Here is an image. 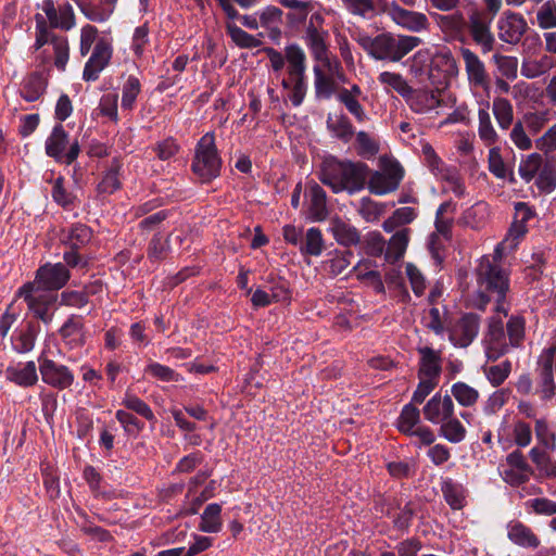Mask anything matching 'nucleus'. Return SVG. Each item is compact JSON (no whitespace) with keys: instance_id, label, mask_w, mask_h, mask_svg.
<instances>
[{"instance_id":"nucleus-47","label":"nucleus","mask_w":556,"mask_h":556,"mask_svg":"<svg viewBox=\"0 0 556 556\" xmlns=\"http://www.w3.org/2000/svg\"><path fill=\"white\" fill-rule=\"evenodd\" d=\"M324 248L325 242L321 231L316 227L307 229L304 242L300 247L302 254L319 256L323 253Z\"/></svg>"},{"instance_id":"nucleus-51","label":"nucleus","mask_w":556,"mask_h":556,"mask_svg":"<svg viewBox=\"0 0 556 556\" xmlns=\"http://www.w3.org/2000/svg\"><path fill=\"white\" fill-rule=\"evenodd\" d=\"M121 165L114 161L111 168L104 174L101 181L98 184L97 190L99 194H112L121 188V180L118 178Z\"/></svg>"},{"instance_id":"nucleus-49","label":"nucleus","mask_w":556,"mask_h":556,"mask_svg":"<svg viewBox=\"0 0 556 556\" xmlns=\"http://www.w3.org/2000/svg\"><path fill=\"white\" fill-rule=\"evenodd\" d=\"M226 30L231 40L240 48L251 49L257 48L262 45V41L258 38L247 33L233 23H227Z\"/></svg>"},{"instance_id":"nucleus-37","label":"nucleus","mask_w":556,"mask_h":556,"mask_svg":"<svg viewBox=\"0 0 556 556\" xmlns=\"http://www.w3.org/2000/svg\"><path fill=\"white\" fill-rule=\"evenodd\" d=\"M441 491L452 509H462L465 506L466 495L462 484L454 482L452 479H445L441 484Z\"/></svg>"},{"instance_id":"nucleus-41","label":"nucleus","mask_w":556,"mask_h":556,"mask_svg":"<svg viewBox=\"0 0 556 556\" xmlns=\"http://www.w3.org/2000/svg\"><path fill=\"white\" fill-rule=\"evenodd\" d=\"M332 235L338 243L350 247L357 244L361 240L357 229L343 220L336 219L332 223Z\"/></svg>"},{"instance_id":"nucleus-22","label":"nucleus","mask_w":556,"mask_h":556,"mask_svg":"<svg viewBox=\"0 0 556 556\" xmlns=\"http://www.w3.org/2000/svg\"><path fill=\"white\" fill-rule=\"evenodd\" d=\"M441 89H413L405 97L410 110L418 114H429L440 108L443 103L441 99Z\"/></svg>"},{"instance_id":"nucleus-26","label":"nucleus","mask_w":556,"mask_h":556,"mask_svg":"<svg viewBox=\"0 0 556 556\" xmlns=\"http://www.w3.org/2000/svg\"><path fill=\"white\" fill-rule=\"evenodd\" d=\"M417 352L420 355L419 377L438 381L442 370L441 352L429 346H420Z\"/></svg>"},{"instance_id":"nucleus-12","label":"nucleus","mask_w":556,"mask_h":556,"mask_svg":"<svg viewBox=\"0 0 556 556\" xmlns=\"http://www.w3.org/2000/svg\"><path fill=\"white\" fill-rule=\"evenodd\" d=\"M17 295L25 300L29 311L36 318H39L45 324H49L52 320L53 314L49 313V308L56 301L55 294L35 291V285L28 282L18 290Z\"/></svg>"},{"instance_id":"nucleus-5","label":"nucleus","mask_w":556,"mask_h":556,"mask_svg":"<svg viewBox=\"0 0 556 556\" xmlns=\"http://www.w3.org/2000/svg\"><path fill=\"white\" fill-rule=\"evenodd\" d=\"M220 164L214 132H206L197 144L192 170L201 181L208 182L219 175Z\"/></svg>"},{"instance_id":"nucleus-35","label":"nucleus","mask_w":556,"mask_h":556,"mask_svg":"<svg viewBox=\"0 0 556 556\" xmlns=\"http://www.w3.org/2000/svg\"><path fill=\"white\" fill-rule=\"evenodd\" d=\"M492 113L502 130H507L514 124V108L510 101L495 97L492 102Z\"/></svg>"},{"instance_id":"nucleus-54","label":"nucleus","mask_w":556,"mask_h":556,"mask_svg":"<svg viewBox=\"0 0 556 556\" xmlns=\"http://www.w3.org/2000/svg\"><path fill=\"white\" fill-rule=\"evenodd\" d=\"M384 208V204L365 197L359 201L357 212L367 223H374L383 215Z\"/></svg>"},{"instance_id":"nucleus-1","label":"nucleus","mask_w":556,"mask_h":556,"mask_svg":"<svg viewBox=\"0 0 556 556\" xmlns=\"http://www.w3.org/2000/svg\"><path fill=\"white\" fill-rule=\"evenodd\" d=\"M503 257V245H496L492 255H484L480 258L476 268V276L482 303L486 304L490 296H494L496 301L495 312L507 316L508 308L504 305V301L509 283L508 276L501 266Z\"/></svg>"},{"instance_id":"nucleus-55","label":"nucleus","mask_w":556,"mask_h":556,"mask_svg":"<svg viewBox=\"0 0 556 556\" xmlns=\"http://www.w3.org/2000/svg\"><path fill=\"white\" fill-rule=\"evenodd\" d=\"M443 192H452L457 198H463L466 193V187L463 178L456 170L446 169L442 174Z\"/></svg>"},{"instance_id":"nucleus-24","label":"nucleus","mask_w":556,"mask_h":556,"mask_svg":"<svg viewBox=\"0 0 556 556\" xmlns=\"http://www.w3.org/2000/svg\"><path fill=\"white\" fill-rule=\"evenodd\" d=\"M305 197L308 204V216L314 222L325 220L329 214L326 191L315 181L307 182Z\"/></svg>"},{"instance_id":"nucleus-57","label":"nucleus","mask_w":556,"mask_h":556,"mask_svg":"<svg viewBox=\"0 0 556 556\" xmlns=\"http://www.w3.org/2000/svg\"><path fill=\"white\" fill-rule=\"evenodd\" d=\"M543 165V160L541 154L532 153L526 157V160L521 161L519 165V175L520 177L530 182L538 174L540 168Z\"/></svg>"},{"instance_id":"nucleus-44","label":"nucleus","mask_w":556,"mask_h":556,"mask_svg":"<svg viewBox=\"0 0 556 556\" xmlns=\"http://www.w3.org/2000/svg\"><path fill=\"white\" fill-rule=\"evenodd\" d=\"M440 435L451 443L462 442L467 434L465 426L455 414L440 425Z\"/></svg>"},{"instance_id":"nucleus-6","label":"nucleus","mask_w":556,"mask_h":556,"mask_svg":"<svg viewBox=\"0 0 556 556\" xmlns=\"http://www.w3.org/2000/svg\"><path fill=\"white\" fill-rule=\"evenodd\" d=\"M421 42L422 40L416 36H394L391 33H382L377 36L372 58L380 61L399 62Z\"/></svg>"},{"instance_id":"nucleus-46","label":"nucleus","mask_w":556,"mask_h":556,"mask_svg":"<svg viewBox=\"0 0 556 556\" xmlns=\"http://www.w3.org/2000/svg\"><path fill=\"white\" fill-rule=\"evenodd\" d=\"M451 396L454 397L459 405L471 407L478 402L480 395L475 388L458 381L451 387Z\"/></svg>"},{"instance_id":"nucleus-36","label":"nucleus","mask_w":556,"mask_h":556,"mask_svg":"<svg viewBox=\"0 0 556 556\" xmlns=\"http://www.w3.org/2000/svg\"><path fill=\"white\" fill-rule=\"evenodd\" d=\"M434 18L440 29L450 35L463 33L467 25L464 14L455 10L453 13L446 15L435 14Z\"/></svg>"},{"instance_id":"nucleus-53","label":"nucleus","mask_w":556,"mask_h":556,"mask_svg":"<svg viewBox=\"0 0 556 556\" xmlns=\"http://www.w3.org/2000/svg\"><path fill=\"white\" fill-rule=\"evenodd\" d=\"M342 7L353 16L368 18L376 11L375 0H340Z\"/></svg>"},{"instance_id":"nucleus-28","label":"nucleus","mask_w":556,"mask_h":556,"mask_svg":"<svg viewBox=\"0 0 556 556\" xmlns=\"http://www.w3.org/2000/svg\"><path fill=\"white\" fill-rule=\"evenodd\" d=\"M60 334L71 349L84 345L86 341L83 317L72 315L60 329Z\"/></svg>"},{"instance_id":"nucleus-30","label":"nucleus","mask_w":556,"mask_h":556,"mask_svg":"<svg viewBox=\"0 0 556 556\" xmlns=\"http://www.w3.org/2000/svg\"><path fill=\"white\" fill-rule=\"evenodd\" d=\"M326 123L332 137L343 143L350 142L355 135V130L350 118L343 113L329 114Z\"/></svg>"},{"instance_id":"nucleus-64","label":"nucleus","mask_w":556,"mask_h":556,"mask_svg":"<svg viewBox=\"0 0 556 556\" xmlns=\"http://www.w3.org/2000/svg\"><path fill=\"white\" fill-rule=\"evenodd\" d=\"M536 186L543 191H552L556 186V166L549 162L539 170Z\"/></svg>"},{"instance_id":"nucleus-3","label":"nucleus","mask_w":556,"mask_h":556,"mask_svg":"<svg viewBox=\"0 0 556 556\" xmlns=\"http://www.w3.org/2000/svg\"><path fill=\"white\" fill-rule=\"evenodd\" d=\"M526 339V320L522 316L511 315L504 329L503 319L491 316L483 338L484 353L488 361L495 362L509 353L511 349L522 346Z\"/></svg>"},{"instance_id":"nucleus-32","label":"nucleus","mask_w":556,"mask_h":556,"mask_svg":"<svg viewBox=\"0 0 556 556\" xmlns=\"http://www.w3.org/2000/svg\"><path fill=\"white\" fill-rule=\"evenodd\" d=\"M92 238L91 229L83 224H75L63 231L61 241L72 250H79L87 245Z\"/></svg>"},{"instance_id":"nucleus-21","label":"nucleus","mask_w":556,"mask_h":556,"mask_svg":"<svg viewBox=\"0 0 556 556\" xmlns=\"http://www.w3.org/2000/svg\"><path fill=\"white\" fill-rule=\"evenodd\" d=\"M426 420L433 425H441L455 414V405L450 394L435 393L422 408Z\"/></svg>"},{"instance_id":"nucleus-43","label":"nucleus","mask_w":556,"mask_h":556,"mask_svg":"<svg viewBox=\"0 0 556 556\" xmlns=\"http://www.w3.org/2000/svg\"><path fill=\"white\" fill-rule=\"evenodd\" d=\"M408 229L404 228L391 237L386 251V258L389 262H396L404 255L408 243Z\"/></svg>"},{"instance_id":"nucleus-45","label":"nucleus","mask_w":556,"mask_h":556,"mask_svg":"<svg viewBox=\"0 0 556 556\" xmlns=\"http://www.w3.org/2000/svg\"><path fill=\"white\" fill-rule=\"evenodd\" d=\"M314 87L316 97L319 99H329L334 92V79L326 74L321 67L314 66Z\"/></svg>"},{"instance_id":"nucleus-4","label":"nucleus","mask_w":556,"mask_h":556,"mask_svg":"<svg viewBox=\"0 0 556 556\" xmlns=\"http://www.w3.org/2000/svg\"><path fill=\"white\" fill-rule=\"evenodd\" d=\"M329 37L325 28V17L320 12L311 14L305 24L303 40L308 48L313 59L320 62L330 74H337L341 68L340 62L332 56L327 43Z\"/></svg>"},{"instance_id":"nucleus-59","label":"nucleus","mask_w":556,"mask_h":556,"mask_svg":"<svg viewBox=\"0 0 556 556\" xmlns=\"http://www.w3.org/2000/svg\"><path fill=\"white\" fill-rule=\"evenodd\" d=\"M122 404L127 409L137 413L149 421H153L155 419V416L150 406L144 401L130 392H126Z\"/></svg>"},{"instance_id":"nucleus-33","label":"nucleus","mask_w":556,"mask_h":556,"mask_svg":"<svg viewBox=\"0 0 556 556\" xmlns=\"http://www.w3.org/2000/svg\"><path fill=\"white\" fill-rule=\"evenodd\" d=\"M478 135L486 147H492L500 139L491 121L489 102L485 103L484 108H480L478 111Z\"/></svg>"},{"instance_id":"nucleus-19","label":"nucleus","mask_w":556,"mask_h":556,"mask_svg":"<svg viewBox=\"0 0 556 556\" xmlns=\"http://www.w3.org/2000/svg\"><path fill=\"white\" fill-rule=\"evenodd\" d=\"M556 345L544 349L539 356L538 368L540 374V392L544 401H549L556 394L554 381V361Z\"/></svg>"},{"instance_id":"nucleus-48","label":"nucleus","mask_w":556,"mask_h":556,"mask_svg":"<svg viewBox=\"0 0 556 556\" xmlns=\"http://www.w3.org/2000/svg\"><path fill=\"white\" fill-rule=\"evenodd\" d=\"M511 362L505 359L496 365L483 366L482 370L492 387L497 388L502 386L509 377L511 372Z\"/></svg>"},{"instance_id":"nucleus-31","label":"nucleus","mask_w":556,"mask_h":556,"mask_svg":"<svg viewBox=\"0 0 556 556\" xmlns=\"http://www.w3.org/2000/svg\"><path fill=\"white\" fill-rule=\"evenodd\" d=\"M549 452V450L533 446L529 452V456L541 477L555 479L556 460L551 456Z\"/></svg>"},{"instance_id":"nucleus-38","label":"nucleus","mask_w":556,"mask_h":556,"mask_svg":"<svg viewBox=\"0 0 556 556\" xmlns=\"http://www.w3.org/2000/svg\"><path fill=\"white\" fill-rule=\"evenodd\" d=\"M554 66V59L551 55L543 54L536 60L523 61L521 65V75L527 78H536L546 74Z\"/></svg>"},{"instance_id":"nucleus-14","label":"nucleus","mask_w":556,"mask_h":556,"mask_svg":"<svg viewBox=\"0 0 556 556\" xmlns=\"http://www.w3.org/2000/svg\"><path fill=\"white\" fill-rule=\"evenodd\" d=\"M112 55V41L105 37H101L99 40H97L91 55L85 64L83 71V79L85 81L97 80L100 73L110 64Z\"/></svg>"},{"instance_id":"nucleus-10","label":"nucleus","mask_w":556,"mask_h":556,"mask_svg":"<svg viewBox=\"0 0 556 556\" xmlns=\"http://www.w3.org/2000/svg\"><path fill=\"white\" fill-rule=\"evenodd\" d=\"M404 177L403 167L394 161L383 163L381 170L368 177L367 187L370 193L383 195L395 191Z\"/></svg>"},{"instance_id":"nucleus-11","label":"nucleus","mask_w":556,"mask_h":556,"mask_svg":"<svg viewBox=\"0 0 556 556\" xmlns=\"http://www.w3.org/2000/svg\"><path fill=\"white\" fill-rule=\"evenodd\" d=\"M458 65L448 49L438 51L431 59L428 77L431 84L443 90L450 84V80L457 76Z\"/></svg>"},{"instance_id":"nucleus-61","label":"nucleus","mask_w":556,"mask_h":556,"mask_svg":"<svg viewBox=\"0 0 556 556\" xmlns=\"http://www.w3.org/2000/svg\"><path fill=\"white\" fill-rule=\"evenodd\" d=\"M54 65L60 71H65L66 64L70 59V43L68 39L64 36H58L52 39Z\"/></svg>"},{"instance_id":"nucleus-17","label":"nucleus","mask_w":556,"mask_h":556,"mask_svg":"<svg viewBox=\"0 0 556 556\" xmlns=\"http://www.w3.org/2000/svg\"><path fill=\"white\" fill-rule=\"evenodd\" d=\"M39 371L42 381L58 390L67 389L74 382V375L67 366L47 357L39 358Z\"/></svg>"},{"instance_id":"nucleus-2","label":"nucleus","mask_w":556,"mask_h":556,"mask_svg":"<svg viewBox=\"0 0 556 556\" xmlns=\"http://www.w3.org/2000/svg\"><path fill=\"white\" fill-rule=\"evenodd\" d=\"M369 167L363 162L326 157L318 172V179L333 193L346 191L350 194L364 189Z\"/></svg>"},{"instance_id":"nucleus-25","label":"nucleus","mask_w":556,"mask_h":556,"mask_svg":"<svg viewBox=\"0 0 556 556\" xmlns=\"http://www.w3.org/2000/svg\"><path fill=\"white\" fill-rule=\"evenodd\" d=\"M80 12L91 22H106L116 8L118 0H99V3L74 0Z\"/></svg>"},{"instance_id":"nucleus-60","label":"nucleus","mask_w":556,"mask_h":556,"mask_svg":"<svg viewBox=\"0 0 556 556\" xmlns=\"http://www.w3.org/2000/svg\"><path fill=\"white\" fill-rule=\"evenodd\" d=\"M523 125L531 135L539 134L549 121L548 111L527 112L522 118Z\"/></svg>"},{"instance_id":"nucleus-13","label":"nucleus","mask_w":556,"mask_h":556,"mask_svg":"<svg viewBox=\"0 0 556 556\" xmlns=\"http://www.w3.org/2000/svg\"><path fill=\"white\" fill-rule=\"evenodd\" d=\"M492 17H489L485 12L473 10L470 12L466 27L471 36L473 42L481 47L483 53L493 50L495 38L491 31Z\"/></svg>"},{"instance_id":"nucleus-40","label":"nucleus","mask_w":556,"mask_h":556,"mask_svg":"<svg viewBox=\"0 0 556 556\" xmlns=\"http://www.w3.org/2000/svg\"><path fill=\"white\" fill-rule=\"evenodd\" d=\"M47 81L39 73L30 74L24 81L21 96L28 102L37 101L45 92Z\"/></svg>"},{"instance_id":"nucleus-52","label":"nucleus","mask_w":556,"mask_h":556,"mask_svg":"<svg viewBox=\"0 0 556 556\" xmlns=\"http://www.w3.org/2000/svg\"><path fill=\"white\" fill-rule=\"evenodd\" d=\"M416 216L415 208L409 206L400 207L393 212L392 216L383 222V229L391 232L399 226L412 223Z\"/></svg>"},{"instance_id":"nucleus-56","label":"nucleus","mask_w":556,"mask_h":556,"mask_svg":"<svg viewBox=\"0 0 556 556\" xmlns=\"http://www.w3.org/2000/svg\"><path fill=\"white\" fill-rule=\"evenodd\" d=\"M493 62L498 72L506 79L514 80L518 75V60L516 56L494 54Z\"/></svg>"},{"instance_id":"nucleus-27","label":"nucleus","mask_w":556,"mask_h":556,"mask_svg":"<svg viewBox=\"0 0 556 556\" xmlns=\"http://www.w3.org/2000/svg\"><path fill=\"white\" fill-rule=\"evenodd\" d=\"M507 536L514 544L535 549L540 545V539L533 530L519 520H511L507 525Z\"/></svg>"},{"instance_id":"nucleus-50","label":"nucleus","mask_w":556,"mask_h":556,"mask_svg":"<svg viewBox=\"0 0 556 556\" xmlns=\"http://www.w3.org/2000/svg\"><path fill=\"white\" fill-rule=\"evenodd\" d=\"M420 420V412L413 404H406L397 419V428L401 432L408 434L418 427Z\"/></svg>"},{"instance_id":"nucleus-34","label":"nucleus","mask_w":556,"mask_h":556,"mask_svg":"<svg viewBox=\"0 0 556 556\" xmlns=\"http://www.w3.org/2000/svg\"><path fill=\"white\" fill-rule=\"evenodd\" d=\"M488 217L489 205L485 202H477L463 213L459 223L471 229L478 230L486 224Z\"/></svg>"},{"instance_id":"nucleus-15","label":"nucleus","mask_w":556,"mask_h":556,"mask_svg":"<svg viewBox=\"0 0 556 556\" xmlns=\"http://www.w3.org/2000/svg\"><path fill=\"white\" fill-rule=\"evenodd\" d=\"M38 8L45 13L49 28L68 31L76 25L75 12L68 2L56 7L54 0H43Z\"/></svg>"},{"instance_id":"nucleus-39","label":"nucleus","mask_w":556,"mask_h":556,"mask_svg":"<svg viewBox=\"0 0 556 556\" xmlns=\"http://www.w3.org/2000/svg\"><path fill=\"white\" fill-rule=\"evenodd\" d=\"M534 434L539 447L549 451L556 448V432L552 430L546 418L542 417L534 420Z\"/></svg>"},{"instance_id":"nucleus-58","label":"nucleus","mask_w":556,"mask_h":556,"mask_svg":"<svg viewBox=\"0 0 556 556\" xmlns=\"http://www.w3.org/2000/svg\"><path fill=\"white\" fill-rule=\"evenodd\" d=\"M328 255L329 258L326 261V265H328L330 273L334 276L341 275L348 269L351 265V257L353 256L352 252L349 250L334 251Z\"/></svg>"},{"instance_id":"nucleus-8","label":"nucleus","mask_w":556,"mask_h":556,"mask_svg":"<svg viewBox=\"0 0 556 556\" xmlns=\"http://www.w3.org/2000/svg\"><path fill=\"white\" fill-rule=\"evenodd\" d=\"M45 150L46 154L55 162L71 165L77 160L80 146L77 139L71 141L68 132L61 124H58L47 138Z\"/></svg>"},{"instance_id":"nucleus-29","label":"nucleus","mask_w":556,"mask_h":556,"mask_svg":"<svg viewBox=\"0 0 556 556\" xmlns=\"http://www.w3.org/2000/svg\"><path fill=\"white\" fill-rule=\"evenodd\" d=\"M8 380L21 387H31L38 381L37 367L33 361L9 366L5 370Z\"/></svg>"},{"instance_id":"nucleus-9","label":"nucleus","mask_w":556,"mask_h":556,"mask_svg":"<svg viewBox=\"0 0 556 556\" xmlns=\"http://www.w3.org/2000/svg\"><path fill=\"white\" fill-rule=\"evenodd\" d=\"M381 12L384 13L396 26L407 31L426 33L430 30L431 24L425 13L405 9L395 0L390 3H384L381 8Z\"/></svg>"},{"instance_id":"nucleus-18","label":"nucleus","mask_w":556,"mask_h":556,"mask_svg":"<svg viewBox=\"0 0 556 556\" xmlns=\"http://www.w3.org/2000/svg\"><path fill=\"white\" fill-rule=\"evenodd\" d=\"M528 29L525 17L513 11H505L497 21L498 38L509 45L518 43Z\"/></svg>"},{"instance_id":"nucleus-7","label":"nucleus","mask_w":556,"mask_h":556,"mask_svg":"<svg viewBox=\"0 0 556 556\" xmlns=\"http://www.w3.org/2000/svg\"><path fill=\"white\" fill-rule=\"evenodd\" d=\"M305 62L306 55L300 46H287V72L291 77V80H293V85L289 93V99L294 106L302 104L307 90V85L305 81Z\"/></svg>"},{"instance_id":"nucleus-42","label":"nucleus","mask_w":556,"mask_h":556,"mask_svg":"<svg viewBox=\"0 0 556 556\" xmlns=\"http://www.w3.org/2000/svg\"><path fill=\"white\" fill-rule=\"evenodd\" d=\"M222 507L219 504H210L201 515L200 530L207 533L220 531L223 522L220 518Z\"/></svg>"},{"instance_id":"nucleus-63","label":"nucleus","mask_w":556,"mask_h":556,"mask_svg":"<svg viewBox=\"0 0 556 556\" xmlns=\"http://www.w3.org/2000/svg\"><path fill=\"white\" fill-rule=\"evenodd\" d=\"M140 81L135 76H129L123 86L122 109L132 110L136 99L140 93Z\"/></svg>"},{"instance_id":"nucleus-16","label":"nucleus","mask_w":556,"mask_h":556,"mask_svg":"<svg viewBox=\"0 0 556 556\" xmlns=\"http://www.w3.org/2000/svg\"><path fill=\"white\" fill-rule=\"evenodd\" d=\"M479 329L480 317L477 314L467 313L448 328L450 341L456 346L467 348L478 336Z\"/></svg>"},{"instance_id":"nucleus-62","label":"nucleus","mask_w":556,"mask_h":556,"mask_svg":"<svg viewBox=\"0 0 556 556\" xmlns=\"http://www.w3.org/2000/svg\"><path fill=\"white\" fill-rule=\"evenodd\" d=\"M356 136V151L363 157H371L379 152L378 141L366 131H358Z\"/></svg>"},{"instance_id":"nucleus-23","label":"nucleus","mask_w":556,"mask_h":556,"mask_svg":"<svg viewBox=\"0 0 556 556\" xmlns=\"http://www.w3.org/2000/svg\"><path fill=\"white\" fill-rule=\"evenodd\" d=\"M70 279V271L62 263L46 264L37 270L36 281L43 290H59Z\"/></svg>"},{"instance_id":"nucleus-20","label":"nucleus","mask_w":556,"mask_h":556,"mask_svg":"<svg viewBox=\"0 0 556 556\" xmlns=\"http://www.w3.org/2000/svg\"><path fill=\"white\" fill-rule=\"evenodd\" d=\"M460 54L469 85L475 88L488 89L489 74L478 54L469 48H460Z\"/></svg>"}]
</instances>
